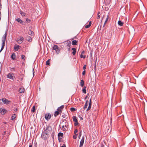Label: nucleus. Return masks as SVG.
Here are the masks:
<instances>
[{
    "label": "nucleus",
    "mask_w": 147,
    "mask_h": 147,
    "mask_svg": "<svg viewBox=\"0 0 147 147\" xmlns=\"http://www.w3.org/2000/svg\"><path fill=\"white\" fill-rule=\"evenodd\" d=\"M71 45V41L69 40H67L62 43L61 45V47L62 48H66L68 47H70Z\"/></svg>",
    "instance_id": "1"
},
{
    "label": "nucleus",
    "mask_w": 147,
    "mask_h": 147,
    "mask_svg": "<svg viewBox=\"0 0 147 147\" xmlns=\"http://www.w3.org/2000/svg\"><path fill=\"white\" fill-rule=\"evenodd\" d=\"M11 102V101L8 100L7 99L5 98H3L0 99V104H6L7 105L9 104L10 102Z\"/></svg>",
    "instance_id": "2"
},
{
    "label": "nucleus",
    "mask_w": 147,
    "mask_h": 147,
    "mask_svg": "<svg viewBox=\"0 0 147 147\" xmlns=\"http://www.w3.org/2000/svg\"><path fill=\"white\" fill-rule=\"evenodd\" d=\"M7 78L12 80H14L16 79L15 77L14 76V74L12 72L9 73L6 76Z\"/></svg>",
    "instance_id": "3"
},
{
    "label": "nucleus",
    "mask_w": 147,
    "mask_h": 147,
    "mask_svg": "<svg viewBox=\"0 0 147 147\" xmlns=\"http://www.w3.org/2000/svg\"><path fill=\"white\" fill-rule=\"evenodd\" d=\"M52 130V127L51 126L49 125H48L47 126L46 128L45 129H44L43 131L44 132H46L47 133L49 134L51 131Z\"/></svg>",
    "instance_id": "4"
},
{
    "label": "nucleus",
    "mask_w": 147,
    "mask_h": 147,
    "mask_svg": "<svg viewBox=\"0 0 147 147\" xmlns=\"http://www.w3.org/2000/svg\"><path fill=\"white\" fill-rule=\"evenodd\" d=\"M41 137L42 138L46 140L49 138V135L46 132L43 131Z\"/></svg>",
    "instance_id": "5"
},
{
    "label": "nucleus",
    "mask_w": 147,
    "mask_h": 147,
    "mask_svg": "<svg viewBox=\"0 0 147 147\" xmlns=\"http://www.w3.org/2000/svg\"><path fill=\"white\" fill-rule=\"evenodd\" d=\"M24 40V38L22 36H20L19 37V38H18L16 41L17 42L18 44H20L23 42Z\"/></svg>",
    "instance_id": "6"
},
{
    "label": "nucleus",
    "mask_w": 147,
    "mask_h": 147,
    "mask_svg": "<svg viewBox=\"0 0 147 147\" xmlns=\"http://www.w3.org/2000/svg\"><path fill=\"white\" fill-rule=\"evenodd\" d=\"M52 49L55 51V52L56 53L58 54L60 52V50L59 49L58 46L56 45H54Z\"/></svg>",
    "instance_id": "7"
},
{
    "label": "nucleus",
    "mask_w": 147,
    "mask_h": 147,
    "mask_svg": "<svg viewBox=\"0 0 147 147\" xmlns=\"http://www.w3.org/2000/svg\"><path fill=\"white\" fill-rule=\"evenodd\" d=\"M73 121L74 122V125L75 126L78 125L79 123L78 122V120L76 116H73L72 117Z\"/></svg>",
    "instance_id": "8"
},
{
    "label": "nucleus",
    "mask_w": 147,
    "mask_h": 147,
    "mask_svg": "<svg viewBox=\"0 0 147 147\" xmlns=\"http://www.w3.org/2000/svg\"><path fill=\"white\" fill-rule=\"evenodd\" d=\"M51 118V115L49 113H46L45 115V119L49 121Z\"/></svg>",
    "instance_id": "9"
},
{
    "label": "nucleus",
    "mask_w": 147,
    "mask_h": 147,
    "mask_svg": "<svg viewBox=\"0 0 147 147\" xmlns=\"http://www.w3.org/2000/svg\"><path fill=\"white\" fill-rule=\"evenodd\" d=\"M16 21L18 22L20 24L22 25H24L25 24V23L20 18H17L16 19Z\"/></svg>",
    "instance_id": "10"
},
{
    "label": "nucleus",
    "mask_w": 147,
    "mask_h": 147,
    "mask_svg": "<svg viewBox=\"0 0 147 147\" xmlns=\"http://www.w3.org/2000/svg\"><path fill=\"white\" fill-rule=\"evenodd\" d=\"M21 47V46H20L17 44H15L14 46V49L15 51H18V50Z\"/></svg>",
    "instance_id": "11"
},
{
    "label": "nucleus",
    "mask_w": 147,
    "mask_h": 147,
    "mask_svg": "<svg viewBox=\"0 0 147 147\" xmlns=\"http://www.w3.org/2000/svg\"><path fill=\"white\" fill-rule=\"evenodd\" d=\"M84 140V136L82 138V139L81 140L80 143V145L79 147H82L83 145Z\"/></svg>",
    "instance_id": "12"
},
{
    "label": "nucleus",
    "mask_w": 147,
    "mask_h": 147,
    "mask_svg": "<svg viewBox=\"0 0 147 147\" xmlns=\"http://www.w3.org/2000/svg\"><path fill=\"white\" fill-rule=\"evenodd\" d=\"M0 111L2 115H4L5 113L6 112L7 110L5 109H0Z\"/></svg>",
    "instance_id": "13"
},
{
    "label": "nucleus",
    "mask_w": 147,
    "mask_h": 147,
    "mask_svg": "<svg viewBox=\"0 0 147 147\" xmlns=\"http://www.w3.org/2000/svg\"><path fill=\"white\" fill-rule=\"evenodd\" d=\"M91 105H92V102H91V99H90V102L89 103L88 107V108H87V109L86 110L87 111H88L90 110L91 107Z\"/></svg>",
    "instance_id": "14"
},
{
    "label": "nucleus",
    "mask_w": 147,
    "mask_h": 147,
    "mask_svg": "<svg viewBox=\"0 0 147 147\" xmlns=\"http://www.w3.org/2000/svg\"><path fill=\"white\" fill-rule=\"evenodd\" d=\"M64 107V106L63 105H61L57 108V110L59 112H61L62 110L63 109Z\"/></svg>",
    "instance_id": "15"
},
{
    "label": "nucleus",
    "mask_w": 147,
    "mask_h": 147,
    "mask_svg": "<svg viewBox=\"0 0 147 147\" xmlns=\"http://www.w3.org/2000/svg\"><path fill=\"white\" fill-rule=\"evenodd\" d=\"M84 53L85 51H82L80 55L81 58H83L84 59H85L86 58V55H83V54H84Z\"/></svg>",
    "instance_id": "16"
},
{
    "label": "nucleus",
    "mask_w": 147,
    "mask_h": 147,
    "mask_svg": "<svg viewBox=\"0 0 147 147\" xmlns=\"http://www.w3.org/2000/svg\"><path fill=\"white\" fill-rule=\"evenodd\" d=\"M16 57V55L15 53H13L11 55V58L13 60H14L15 59Z\"/></svg>",
    "instance_id": "17"
},
{
    "label": "nucleus",
    "mask_w": 147,
    "mask_h": 147,
    "mask_svg": "<svg viewBox=\"0 0 147 147\" xmlns=\"http://www.w3.org/2000/svg\"><path fill=\"white\" fill-rule=\"evenodd\" d=\"M16 117V114H13L11 118V119L12 120H14Z\"/></svg>",
    "instance_id": "18"
},
{
    "label": "nucleus",
    "mask_w": 147,
    "mask_h": 147,
    "mask_svg": "<svg viewBox=\"0 0 147 147\" xmlns=\"http://www.w3.org/2000/svg\"><path fill=\"white\" fill-rule=\"evenodd\" d=\"M7 35V33L6 32L3 36L2 40H4L6 41Z\"/></svg>",
    "instance_id": "19"
},
{
    "label": "nucleus",
    "mask_w": 147,
    "mask_h": 147,
    "mask_svg": "<svg viewBox=\"0 0 147 147\" xmlns=\"http://www.w3.org/2000/svg\"><path fill=\"white\" fill-rule=\"evenodd\" d=\"M71 50L73 51L72 52V54L73 55H75L76 52V49L75 48H72L71 49Z\"/></svg>",
    "instance_id": "20"
},
{
    "label": "nucleus",
    "mask_w": 147,
    "mask_h": 147,
    "mask_svg": "<svg viewBox=\"0 0 147 147\" xmlns=\"http://www.w3.org/2000/svg\"><path fill=\"white\" fill-rule=\"evenodd\" d=\"M24 89L23 88H21L19 89V92L20 93H24Z\"/></svg>",
    "instance_id": "21"
},
{
    "label": "nucleus",
    "mask_w": 147,
    "mask_h": 147,
    "mask_svg": "<svg viewBox=\"0 0 147 147\" xmlns=\"http://www.w3.org/2000/svg\"><path fill=\"white\" fill-rule=\"evenodd\" d=\"M118 24L120 26H123L124 24L123 22H121V20H119L118 22Z\"/></svg>",
    "instance_id": "22"
},
{
    "label": "nucleus",
    "mask_w": 147,
    "mask_h": 147,
    "mask_svg": "<svg viewBox=\"0 0 147 147\" xmlns=\"http://www.w3.org/2000/svg\"><path fill=\"white\" fill-rule=\"evenodd\" d=\"M28 34L31 36H33L34 34V32L31 30H29L28 32Z\"/></svg>",
    "instance_id": "23"
},
{
    "label": "nucleus",
    "mask_w": 147,
    "mask_h": 147,
    "mask_svg": "<svg viewBox=\"0 0 147 147\" xmlns=\"http://www.w3.org/2000/svg\"><path fill=\"white\" fill-rule=\"evenodd\" d=\"M63 134L61 132H59L58 133V136L59 138L60 137H61V138H60L61 139H62V137H63Z\"/></svg>",
    "instance_id": "24"
},
{
    "label": "nucleus",
    "mask_w": 147,
    "mask_h": 147,
    "mask_svg": "<svg viewBox=\"0 0 147 147\" xmlns=\"http://www.w3.org/2000/svg\"><path fill=\"white\" fill-rule=\"evenodd\" d=\"M26 40L29 42H31L32 40L30 36H27L26 37Z\"/></svg>",
    "instance_id": "25"
},
{
    "label": "nucleus",
    "mask_w": 147,
    "mask_h": 147,
    "mask_svg": "<svg viewBox=\"0 0 147 147\" xmlns=\"http://www.w3.org/2000/svg\"><path fill=\"white\" fill-rule=\"evenodd\" d=\"M78 42V41L75 40H73L72 42V44L73 45H77V43Z\"/></svg>",
    "instance_id": "26"
},
{
    "label": "nucleus",
    "mask_w": 147,
    "mask_h": 147,
    "mask_svg": "<svg viewBox=\"0 0 147 147\" xmlns=\"http://www.w3.org/2000/svg\"><path fill=\"white\" fill-rule=\"evenodd\" d=\"M88 100H87L86 102V103L85 104V105L84 106V109L85 110L86 108H87V106L88 105Z\"/></svg>",
    "instance_id": "27"
},
{
    "label": "nucleus",
    "mask_w": 147,
    "mask_h": 147,
    "mask_svg": "<svg viewBox=\"0 0 147 147\" xmlns=\"http://www.w3.org/2000/svg\"><path fill=\"white\" fill-rule=\"evenodd\" d=\"M91 24H92L91 22V21L90 22H89V23L87 25H86L85 26V28H89L91 26Z\"/></svg>",
    "instance_id": "28"
},
{
    "label": "nucleus",
    "mask_w": 147,
    "mask_h": 147,
    "mask_svg": "<svg viewBox=\"0 0 147 147\" xmlns=\"http://www.w3.org/2000/svg\"><path fill=\"white\" fill-rule=\"evenodd\" d=\"M60 113L59 112L57 111H56L54 114V115L55 117H56L57 115H58Z\"/></svg>",
    "instance_id": "29"
},
{
    "label": "nucleus",
    "mask_w": 147,
    "mask_h": 147,
    "mask_svg": "<svg viewBox=\"0 0 147 147\" xmlns=\"http://www.w3.org/2000/svg\"><path fill=\"white\" fill-rule=\"evenodd\" d=\"M84 81L83 80H81L80 82V86L81 87H83L84 85Z\"/></svg>",
    "instance_id": "30"
},
{
    "label": "nucleus",
    "mask_w": 147,
    "mask_h": 147,
    "mask_svg": "<svg viewBox=\"0 0 147 147\" xmlns=\"http://www.w3.org/2000/svg\"><path fill=\"white\" fill-rule=\"evenodd\" d=\"M36 110L35 107L34 105L33 106L31 110V112L32 113H34L35 112Z\"/></svg>",
    "instance_id": "31"
},
{
    "label": "nucleus",
    "mask_w": 147,
    "mask_h": 147,
    "mask_svg": "<svg viewBox=\"0 0 147 147\" xmlns=\"http://www.w3.org/2000/svg\"><path fill=\"white\" fill-rule=\"evenodd\" d=\"M82 92L84 94L86 93V86H84V88L82 89Z\"/></svg>",
    "instance_id": "32"
},
{
    "label": "nucleus",
    "mask_w": 147,
    "mask_h": 147,
    "mask_svg": "<svg viewBox=\"0 0 147 147\" xmlns=\"http://www.w3.org/2000/svg\"><path fill=\"white\" fill-rule=\"evenodd\" d=\"M109 18V16L107 15V17L106 18V20L105 21V22L104 23V25L103 26V27H104L105 26V24L107 22Z\"/></svg>",
    "instance_id": "33"
},
{
    "label": "nucleus",
    "mask_w": 147,
    "mask_h": 147,
    "mask_svg": "<svg viewBox=\"0 0 147 147\" xmlns=\"http://www.w3.org/2000/svg\"><path fill=\"white\" fill-rule=\"evenodd\" d=\"M20 14L23 17H24L26 15V13H25L22 11H20Z\"/></svg>",
    "instance_id": "34"
},
{
    "label": "nucleus",
    "mask_w": 147,
    "mask_h": 147,
    "mask_svg": "<svg viewBox=\"0 0 147 147\" xmlns=\"http://www.w3.org/2000/svg\"><path fill=\"white\" fill-rule=\"evenodd\" d=\"M50 59L48 60L46 62V65H49L50 64Z\"/></svg>",
    "instance_id": "35"
},
{
    "label": "nucleus",
    "mask_w": 147,
    "mask_h": 147,
    "mask_svg": "<svg viewBox=\"0 0 147 147\" xmlns=\"http://www.w3.org/2000/svg\"><path fill=\"white\" fill-rule=\"evenodd\" d=\"M21 58L22 59H23L24 60L26 59L25 56L23 55H21Z\"/></svg>",
    "instance_id": "36"
},
{
    "label": "nucleus",
    "mask_w": 147,
    "mask_h": 147,
    "mask_svg": "<svg viewBox=\"0 0 147 147\" xmlns=\"http://www.w3.org/2000/svg\"><path fill=\"white\" fill-rule=\"evenodd\" d=\"M70 110L72 112H73L76 110L75 108L74 107H71L70 109Z\"/></svg>",
    "instance_id": "37"
},
{
    "label": "nucleus",
    "mask_w": 147,
    "mask_h": 147,
    "mask_svg": "<svg viewBox=\"0 0 147 147\" xmlns=\"http://www.w3.org/2000/svg\"><path fill=\"white\" fill-rule=\"evenodd\" d=\"M65 127H67L66 125H63L62 128L63 131H65L66 130V129Z\"/></svg>",
    "instance_id": "38"
},
{
    "label": "nucleus",
    "mask_w": 147,
    "mask_h": 147,
    "mask_svg": "<svg viewBox=\"0 0 147 147\" xmlns=\"http://www.w3.org/2000/svg\"><path fill=\"white\" fill-rule=\"evenodd\" d=\"M31 21V20L28 18H26V22L27 23H30Z\"/></svg>",
    "instance_id": "39"
},
{
    "label": "nucleus",
    "mask_w": 147,
    "mask_h": 147,
    "mask_svg": "<svg viewBox=\"0 0 147 147\" xmlns=\"http://www.w3.org/2000/svg\"><path fill=\"white\" fill-rule=\"evenodd\" d=\"M100 12H98V14H97V19H99L100 18Z\"/></svg>",
    "instance_id": "40"
},
{
    "label": "nucleus",
    "mask_w": 147,
    "mask_h": 147,
    "mask_svg": "<svg viewBox=\"0 0 147 147\" xmlns=\"http://www.w3.org/2000/svg\"><path fill=\"white\" fill-rule=\"evenodd\" d=\"M2 46H5V40H2Z\"/></svg>",
    "instance_id": "41"
},
{
    "label": "nucleus",
    "mask_w": 147,
    "mask_h": 147,
    "mask_svg": "<svg viewBox=\"0 0 147 147\" xmlns=\"http://www.w3.org/2000/svg\"><path fill=\"white\" fill-rule=\"evenodd\" d=\"M78 134H75L73 136V138L74 139H76L77 138Z\"/></svg>",
    "instance_id": "42"
},
{
    "label": "nucleus",
    "mask_w": 147,
    "mask_h": 147,
    "mask_svg": "<svg viewBox=\"0 0 147 147\" xmlns=\"http://www.w3.org/2000/svg\"><path fill=\"white\" fill-rule=\"evenodd\" d=\"M11 71H15V68L14 67L11 68L10 69Z\"/></svg>",
    "instance_id": "43"
},
{
    "label": "nucleus",
    "mask_w": 147,
    "mask_h": 147,
    "mask_svg": "<svg viewBox=\"0 0 147 147\" xmlns=\"http://www.w3.org/2000/svg\"><path fill=\"white\" fill-rule=\"evenodd\" d=\"M78 131L77 129H75L74 132V134H76V133L78 132Z\"/></svg>",
    "instance_id": "44"
},
{
    "label": "nucleus",
    "mask_w": 147,
    "mask_h": 147,
    "mask_svg": "<svg viewBox=\"0 0 147 147\" xmlns=\"http://www.w3.org/2000/svg\"><path fill=\"white\" fill-rule=\"evenodd\" d=\"M85 73H86V71H85V70H84L82 72V75H84L85 74Z\"/></svg>",
    "instance_id": "45"
},
{
    "label": "nucleus",
    "mask_w": 147,
    "mask_h": 147,
    "mask_svg": "<svg viewBox=\"0 0 147 147\" xmlns=\"http://www.w3.org/2000/svg\"><path fill=\"white\" fill-rule=\"evenodd\" d=\"M4 46H2L0 52H1V51H2V50H3V49H4Z\"/></svg>",
    "instance_id": "46"
},
{
    "label": "nucleus",
    "mask_w": 147,
    "mask_h": 147,
    "mask_svg": "<svg viewBox=\"0 0 147 147\" xmlns=\"http://www.w3.org/2000/svg\"><path fill=\"white\" fill-rule=\"evenodd\" d=\"M4 46H2L0 52H1V51H2V50H3V49H4Z\"/></svg>",
    "instance_id": "47"
},
{
    "label": "nucleus",
    "mask_w": 147,
    "mask_h": 147,
    "mask_svg": "<svg viewBox=\"0 0 147 147\" xmlns=\"http://www.w3.org/2000/svg\"><path fill=\"white\" fill-rule=\"evenodd\" d=\"M86 65H84V66H83V69H84V70H85V69H86Z\"/></svg>",
    "instance_id": "48"
},
{
    "label": "nucleus",
    "mask_w": 147,
    "mask_h": 147,
    "mask_svg": "<svg viewBox=\"0 0 147 147\" xmlns=\"http://www.w3.org/2000/svg\"><path fill=\"white\" fill-rule=\"evenodd\" d=\"M81 135H82V131L81 130L79 133V138H80V137L81 136Z\"/></svg>",
    "instance_id": "49"
},
{
    "label": "nucleus",
    "mask_w": 147,
    "mask_h": 147,
    "mask_svg": "<svg viewBox=\"0 0 147 147\" xmlns=\"http://www.w3.org/2000/svg\"><path fill=\"white\" fill-rule=\"evenodd\" d=\"M14 110L15 111H18V108H16L14 109Z\"/></svg>",
    "instance_id": "50"
},
{
    "label": "nucleus",
    "mask_w": 147,
    "mask_h": 147,
    "mask_svg": "<svg viewBox=\"0 0 147 147\" xmlns=\"http://www.w3.org/2000/svg\"><path fill=\"white\" fill-rule=\"evenodd\" d=\"M32 144L31 143H30L29 147H32Z\"/></svg>",
    "instance_id": "51"
},
{
    "label": "nucleus",
    "mask_w": 147,
    "mask_h": 147,
    "mask_svg": "<svg viewBox=\"0 0 147 147\" xmlns=\"http://www.w3.org/2000/svg\"><path fill=\"white\" fill-rule=\"evenodd\" d=\"M61 147H66L65 144H63V145Z\"/></svg>",
    "instance_id": "52"
},
{
    "label": "nucleus",
    "mask_w": 147,
    "mask_h": 147,
    "mask_svg": "<svg viewBox=\"0 0 147 147\" xmlns=\"http://www.w3.org/2000/svg\"><path fill=\"white\" fill-rule=\"evenodd\" d=\"M5 133H6V131H4L3 132V133L2 134V135H4L5 134Z\"/></svg>",
    "instance_id": "53"
},
{
    "label": "nucleus",
    "mask_w": 147,
    "mask_h": 147,
    "mask_svg": "<svg viewBox=\"0 0 147 147\" xmlns=\"http://www.w3.org/2000/svg\"><path fill=\"white\" fill-rule=\"evenodd\" d=\"M1 11H0V21H1Z\"/></svg>",
    "instance_id": "54"
},
{
    "label": "nucleus",
    "mask_w": 147,
    "mask_h": 147,
    "mask_svg": "<svg viewBox=\"0 0 147 147\" xmlns=\"http://www.w3.org/2000/svg\"><path fill=\"white\" fill-rule=\"evenodd\" d=\"M100 147H104V145L103 144H102Z\"/></svg>",
    "instance_id": "55"
},
{
    "label": "nucleus",
    "mask_w": 147,
    "mask_h": 147,
    "mask_svg": "<svg viewBox=\"0 0 147 147\" xmlns=\"http://www.w3.org/2000/svg\"><path fill=\"white\" fill-rule=\"evenodd\" d=\"M33 74L34 75V69H33Z\"/></svg>",
    "instance_id": "56"
},
{
    "label": "nucleus",
    "mask_w": 147,
    "mask_h": 147,
    "mask_svg": "<svg viewBox=\"0 0 147 147\" xmlns=\"http://www.w3.org/2000/svg\"><path fill=\"white\" fill-rule=\"evenodd\" d=\"M70 50V47H69L68 48V50Z\"/></svg>",
    "instance_id": "57"
},
{
    "label": "nucleus",
    "mask_w": 147,
    "mask_h": 147,
    "mask_svg": "<svg viewBox=\"0 0 147 147\" xmlns=\"http://www.w3.org/2000/svg\"><path fill=\"white\" fill-rule=\"evenodd\" d=\"M81 119H83V118L81 117Z\"/></svg>",
    "instance_id": "58"
},
{
    "label": "nucleus",
    "mask_w": 147,
    "mask_h": 147,
    "mask_svg": "<svg viewBox=\"0 0 147 147\" xmlns=\"http://www.w3.org/2000/svg\"><path fill=\"white\" fill-rule=\"evenodd\" d=\"M63 118H65V116H63Z\"/></svg>",
    "instance_id": "59"
}]
</instances>
